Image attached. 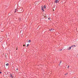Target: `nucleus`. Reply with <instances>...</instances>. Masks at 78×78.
Returning a JSON list of instances; mask_svg holds the SVG:
<instances>
[{
	"label": "nucleus",
	"instance_id": "obj_3",
	"mask_svg": "<svg viewBox=\"0 0 78 78\" xmlns=\"http://www.w3.org/2000/svg\"><path fill=\"white\" fill-rule=\"evenodd\" d=\"M41 10H43V11H44V6H41Z\"/></svg>",
	"mask_w": 78,
	"mask_h": 78
},
{
	"label": "nucleus",
	"instance_id": "obj_7",
	"mask_svg": "<svg viewBox=\"0 0 78 78\" xmlns=\"http://www.w3.org/2000/svg\"><path fill=\"white\" fill-rule=\"evenodd\" d=\"M10 77H11V78H13V76H12H12H10Z\"/></svg>",
	"mask_w": 78,
	"mask_h": 78
},
{
	"label": "nucleus",
	"instance_id": "obj_1",
	"mask_svg": "<svg viewBox=\"0 0 78 78\" xmlns=\"http://www.w3.org/2000/svg\"><path fill=\"white\" fill-rule=\"evenodd\" d=\"M58 2H59V0H55V3H58Z\"/></svg>",
	"mask_w": 78,
	"mask_h": 78
},
{
	"label": "nucleus",
	"instance_id": "obj_18",
	"mask_svg": "<svg viewBox=\"0 0 78 78\" xmlns=\"http://www.w3.org/2000/svg\"><path fill=\"white\" fill-rule=\"evenodd\" d=\"M16 70H18V68H17V69H16Z\"/></svg>",
	"mask_w": 78,
	"mask_h": 78
},
{
	"label": "nucleus",
	"instance_id": "obj_14",
	"mask_svg": "<svg viewBox=\"0 0 78 78\" xmlns=\"http://www.w3.org/2000/svg\"><path fill=\"white\" fill-rule=\"evenodd\" d=\"M62 49H61L60 50V51H62Z\"/></svg>",
	"mask_w": 78,
	"mask_h": 78
},
{
	"label": "nucleus",
	"instance_id": "obj_22",
	"mask_svg": "<svg viewBox=\"0 0 78 78\" xmlns=\"http://www.w3.org/2000/svg\"><path fill=\"white\" fill-rule=\"evenodd\" d=\"M16 50H17V48L16 49Z\"/></svg>",
	"mask_w": 78,
	"mask_h": 78
},
{
	"label": "nucleus",
	"instance_id": "obj_4",
	"mask_svg": "<svg viewBox=\"0 0 78 78\" xmlns=\"http://www.w3.org/2000/svg\"><path fill=\"white\" fill-rule=\"evenodd\" d=\"M53 30H54V29H49V31H53Z\"/></svg>",
	"mask_w": 78,
	"mask_h": 78
},
{
	"label": "nucleus",
	"instance_id": "obj_9",
	"mask_svg": "<svg viewBox=\"0 0 78 78\" xmlns=\"http://www.w3.org/2000/svg\"><path fill=\"white\" fill-rule=\"evenodd\" d=\"M17 9H15V12H16V11H17Z\"/></svg>",
	"mask_w": 78,
	"mask_h": 78
},
{
	"label": "nucleus",
	"instance_id": "obj_11",
	"mask_svg": "<svg viewBox=\"0 0 78 78\" xmlns=\"http://www.w3.org/2000/svg\"><path fill=\"white\" fill-rule=\"evenodd\" d=\"M74 47V45H72L71 46V47Z\"/></svg>",
	"mask_w": 78,
	"mask_h": 78
},
{
	"label": "nucleus",
	"instance_id": "obj_20",
	"mask_svg": "<svg viewBox=\"0 0 78 78\" xmlns=\"http://www.w3.org/2000/svg\"><path fill=\"white\" fill-rule=\"evenodd\" d=\"M74 47H76V46H75V45H74Z\"/></svg>",
	"mask_w": 78,
	"mask_h": 78
},
{
	"label": "nucleus",
	"instance_id": "obj_10",
	"mask_svg": "<svg viewBox=\"0 0 78 78\" xmlns=\"http://www.w3.org/2000/svg\"><path fill=\"white\" fill-rule=\"evenodd\" d=\"M68 74V73H66V74H65V75H67Z\"/></svg>",
	"mask_w": 78,
	"mask_h": 78
},
{
	"label": "nucleus",
	"instance_id": "obj_5",
	"mask_svg": "<svg viewBox=\"0 0 78 78\" xmlns=\"http://www.w3.org/2000/svg\"><path fill=\"white\" fill-rule=\"evenodd\" d=\"M44 9H46V6L45 5H44Z\"/></svg>",
	"mask_w": 78,
	"mask_h": 78
},
{
	"label": "nucleus",
	"instance_id": "obj_17",
	"mask_svg": "<svg viewBox=\"0 0 78 78\" xmlns=\"http://www.w3.org/2000/svg\"><path fill=\"white\" fill-rule=\"evenodd\" d=\"M61 62H62V61H60V64H61Z\"/></svg>",
	"mask_w": 78,
	"mask_h": 78
},
{
	"label": "nucleus",
	"instance_id": "obj_8",
	"mask_svg": "<svg viewBox=\"0 0 78 78\" xmlns=\"http://www.w3.org/2000/svg\"><path fill=\"white\" fill-rule=\"evenodd\" d=\"M28 42H31V41L30 40H29Z\"/></svg>",
	"mask_w": 78,
	"mask_h": 78
},
{
	"label": "nucleus",
	"instance_id": "obj_15",
	"mask_svg": "<svg viewBox=\"0 0 78 78\" xmlns=\"http://www.w3.org/2000/svg\"><path fill=\"white\" fill-rule=\"evenodd\" d=\"M12 76V74H10V76Z\"/></svg>",
	"mask_w": 78,
	"mask_h": 78
},
{
	"label": "nucleus",
	"instance_id": "obj_19",
	"mask_svg": "<svg viewBox=\"0 0 78 78\" xmlns=\"http://www.w3.org/2000/svg\"><path fill=\"white\" fill-rule=\"evenodd\" d=\"M23 46L24 47H25V45H23Z\"/></svg>",
	"mask_w": 78,
	"mask_h": 78
},
{
	"label": "nucleus",
	"instance_id": "obj_21",
	"mask_svg": "<svg viewBox=\"0 0 78 78\" xmlns=\"http://www.w3.org/2000/svg\"><path fill=\"white\" fill-rule=\"evenodd\" d=\"M0 73H2V72H0Z\"/></svg>",
	"mask_w": 78,
	"mask_h": 78
},
{
	"label": "nucleus",
	"instance_id": "obj_2",
	"mask_svg": "<svg viewBox=\"0 0 78 78\" xmlns=\"http://www.w3.org/2000/svg\"><path fill=\"white\" fill-rule=\"evenodd\" d=\"M72 48V47H68L67 49L68 50H71V49Z\"/></svg>",
	"mask_w": 78,
	"mask_h": 78
},
{
	"label": "nucleus",
	"instance_id": "obj_16",
	"mask_svg": "<svg viewBox=\"0 0 78 78\" xmlns=\"http://www.w3.org/2000/svg\"><path fill=\"white\" fill-rule=\"evenodd\" d=\"M69 65L68 66V68L69 69Z\"/></svg>",
	"mask_w": 78,
	"mask_h": 78
},
{
	"label": "nucleus",
	"instance_id": "obj_13",
	"mask_svg": "<svg viewBox=\"0 0 78 78\" xmlns=\"http://www.w3.org/2000/svg\"><path fill=\"white\" fill-rule=\"evenodd\" d=\"M48 20H50V18H48Z\"/></svg>",
	"mask_w": 78,
	"mask_h": 78
},
{
	"label": "nucleus",
	"instance_id": "obj_12",
	"mask_svg": "<svg viewBox=\"0 0 78 78\" xmlns=\"http://www.w3.org/2000/svg\"><path fill=\"white\" fill-rule=\"evenodd\" d=\"M29 45V44H27V47H28V46Z\"/></svg>",
	"mask_w": 78,
	"mask_h": 78
},
{
	"label": "nucleus",
	"instance_id": "obj_6",
	"mask_svg": "<svg viewBox=\"0 0 78 78\" xmlns=\"http://www.w3.org/2000/svg\"><path fill=\"white\" fill-rule=\"evenodd\" d=\"M6 66H9V64L7 63V64H6Z\"/></svg>",
	"mask_w": 78,
	"mask_h": 78
}]
</instances>
